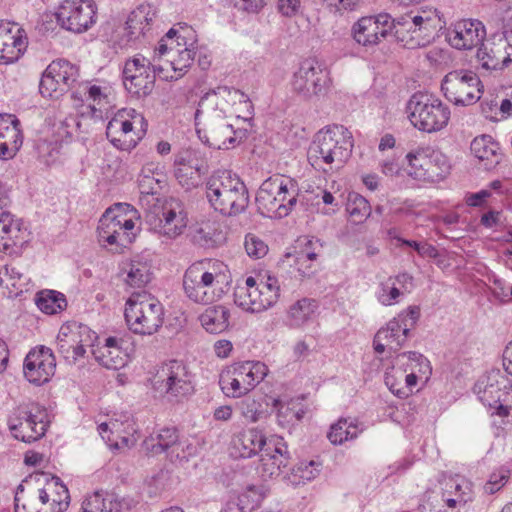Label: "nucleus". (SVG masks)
I'll list each match as a JSON object with an SVG mask.
<instances>
[{"label":"nucleus","mask_w":512,"mask_h":512,"mask_svg":"<svg viewBox=\"0 0 512 512\" xmlns=\"http://www.w3.org/2000/svg\"><path fill=\"white\" fill-rule=\"evenodd\" d=\"M232 275L219 260L203 259L192 263L183 275L185 296L194 303L208 305L221 299L229 290Z\"/></svg>","instance_id":"f257e3e1"},{"label":"nucleus","mask_w":512,"mask_h":512,"mask_svg":"<svg viewBox=\"0 0 512 512\" xmlns=\"http://www.w3.org/2000/svg\"><path fill=\"white\" fill-rule=\"evenodd\" d=\"M209 205L224 216L243 213L249 204V193L244 182L231 171L218 170L204 183Z\"/></svg>","instance_id":"f03ea898"},{"label":"nucleus","mask_w":512,"mask_h":512,"mask_svg":"<svg viewBox=\"0 0 512 512\" xmlns=\"http://www.w3.org/2000/svg\"><path fill=\"white\" fill-rule=\"evenodd\" d=\"M352 135L342 125L319 131L308 149V161L317 170L327 173L340 168L351 156Z\"/></svg>","instance_id":"7ed1b4c3"},{"label":"nucleus","mask_w":512,"mask_h":512,"mask_svg":"<svg viewBox=\"0 0 512 512\" xmlns=\"http://www.w3.org/2000/svg\"><path fill=\"white\" fill-rule=\"evenodd\" d=\"M296 183L281 175H273L263 181L256 194L258 212L264 216L282 219L290 214L297 204Z\"/></svg>","instance_id":"20e7f679"},{"label":"nucleus","mask_w":512,"mask_h":512,"mask_svg":"<svg viewBox=\"0 0 512 512\" xmlns=\"http://www.w3.org/2000/svg\"><path fill=\"white\" fill-rule=\"evenodd\" d=\"M124 317L130 331L139 335H153L162 327V304L147 294L133 293L126 301Z\"/></svg>","instance_id":"39448f33"},{"label":"nucleus","mask_w":512,"mask_h":512,"mask_svg":"<svg viewBox=\"0 0 512 512\" xmlns=\"http://www.w3.org/2000/svg\"><path fill=\"white\" fill-rule=\"evenodd\" d=\"M152 387L167 400L180 402L194 394V375L184 362L170 360L159 366Z\"/></svg>","instance_id":"423d86ee"},{"label":"nucleus","mask_w":512,"mask_h":512,"mask_svg":"<svg viewBox=\"0 0 512 512\" xmlns=\"http://www.w3.org/2000/svg\"><path fill=\"white\" fill-rule=\"evenodd\" d=\"M412 125L420 131L434 133L444 129L450 120V108L439 98L415 93L407 103Z\"/></svg>","instance_id":"0eeeda50"},{"label":"nucleus","mask_w":512,"mask_h":512,"mask_svg":"<svg viewBox=\"0 0 512 512\" xmlns=\"http://www.w3.org/2000/svg\"><path fill=\"white\" fill-rule=\"evenodd\" d=\"M267 373V366L259 361L235 363L222 370L219 385L226 396L240 398L263 381Z\"/></svg>","instance_id":"6e6552de"},{"label":"nucleus","mask_w":512,"mask_h":512,"mask_svg":"<svg viewBox=\"0 0 512 512\" xmlns=\"http://www.w3.org/2000/svg\"><path fill=\"white\" fill-rule=\"evenodd\" d=\"M408 174L416 180L440 182L451 170L449 158L440 150L430 147L418 148L406 155Z\"/></svg>","instance_id":"1a4fd4ad"},{"label":"nucleus","mask_w":512,"mask_h":512,"mask_svg":"<svg viewBox=\"0 0 512 512\" xmlns=\"http://www.w3.org/2000/svg\"><path fill=\"white\" fill-rule=\"evenodd\" d=\"M330 83L328 69L315 58L303 60L291 80L293 92L305 100L325 94Z\"/></svg>","instance_id":"9d476101"},{"label":"nucleus","mask_w":512,"mask_h":512,"mask_svg":"<svg viewBox=\"0 0 512 512\" xmlns=\"http://www.w3.org/2000/svg\"><path fill=\"white\" fill-rule=\"evenodd\" d=\"M445 98L457 106H468L480 100L483 85L478 75L471 70H453L441 82Z\"/></svg>","instance_id":"9b49d317"},{"label":"nucleus","mask_w":512,"mask_h":512,"mask_svg":"<svg viewBox=\"0 0 512 512\" xmlns=\"http://www.w3.org/2000/svg\"><path fill=\"white\" fill-rule=\"evenodd\" d=\"M224 109H214V113H206L208 118L203 130L197 128L199 139L214 149H230L247 138L246 129L233 128L224 119Z\"/></svg>","instance_id":"f8f14e48"},{"label":"nucleus","mask_w":512,"mask_h":512,"mask_svg":"<svg viewBox=\"0 0 512 512\" xmlns=\"http://www.w3.org/2000/svg\"><path fill=\"white\" fill-rule=\"evenodd\" d=\"M163 71L161 66H155L143 56H136L125 62L123 69V84L128 93L135 98H144L154 89L156 75Z\"/></svg>","instance_id":"ddd939ff"},{"label":"nucleus","mask_w":512,"mask_h":512,"mask_svg":"<svg viewBox=\"0 0 512 512\" xmlns=\"http://www.w3.org/2000/svg\"><path fill=\"white\" fill-rule=\"evenodd\" d=\"M97 338L88 326L80 323L62 325L57 336V351L68 364H75L93 346Z\"/></svg>","instance_id":"4468645a"},{"label":"nucleus","mask_w":512,"mask_h":512,"mask_svg":"<svg viewBox=\"0 0 512 512\" xmlns=\"http://www.w3.org/2000/svg\"><path fill=\"white\" fill-rule=\"evenodd\" d=\"M79 77V68L65 59L52 61L44 71L39 91L43 97L59 98Z\"/></svg>","instance_id":"2eb2a0df"},{"label":"nucleus","mask_w":512,"mask_h":512,"mask_svg":"<svg viewBox=\"0 0 512 512\" xmlns=\"http://www.w3.org/2000/svg\"><path fill=\"white\" fill-rule=\"evenodd\" d=\"M472 499L471 485L461 478H450L445 482V490L432 492L420 506L421 512H447L445 507L455 509Z\"/></svg>","instance_id":"dca6fc26"},{"label":"nucleus","mask_w":512,"mask_h":512,"mask_svg":"<svg viewBox=\"0 0 512 512\" xmlns=\"http://www.w3.org/2000/svg\"><path fill=\"white\" fill-rule=\"evenodd\" d=\"M56 372V358L51 348L38 345L29 350L23 361L24 378L35 386L48 383Z\"/></svg>","instance_id":"f3484780"},{"label":"nucleus","mask_w":512,"mask_h":512,"mask_svg":"<svg viewBox=\"0 0 512 512\" xmlns=\"http://www.w3.org/2000/svg\"><path fill=\"white\" fill-rule=\"evenodd\" d=\"M7 424L12 436L25 443L39 440L46 432V424L26 404L13 409L8 416Z\"/></svg>","instance_id":"a211bd4d"},{"label":"nucleus","mask_w":512,"mask_h":512,"mask_svg":"<svg viewBox=\"0 0 512 512\" xmlns=\"http://www.w3.org/2000/svg\"><path fill=\"white\" fill-rule=\"evenodd\" d=\"M96 11L95 2H62L55 16L64 29L81 33L95 23Z\"/></svg>","instance_id":"6ab92c4d"},{"label":"nucleus","mask_w":512,"mask_h":512,"mask_svg":"<svg viewBox=\"0 0 512 512\" xmlns=\"http://www.w3.org/2000/svg\"><path fill=\"white\" fill-rule=\"evenodd\" d=\"M127 117L133 119L139 118L144 123V118L134 109L121 110L108 122L106 126V136L111 144L117 149L129 151L136 147L140 136L133 133V122Z\"/></svg>","instance_id":"aec40b11"},{"label":"nucleus","mask_w":512,"mask_h":512,"mask_svg":"<svg viewBox=\"0 0 512 512\" xmlns=\"http://www.w3.org/2000/svg\"><path fill=\"white\" fill-rule=\"evenodd\" d=\"M28 37L22 26L14 21L0 20V64H11L24 55Z\"/></svg>","instance_id":"412c9836"},{"label":"nucleus","mask_w":512,"mask_h":512,"mask_svg":"<svg viewBox=\"0 0 512 512\" xmlns=\"http://www.w3.org/2000/svg\"><path fill=\"white\" fill-rule=\"evenodd\" d=\"M420 317V308L410 306L390 320L386 327L378 330L377 338L385 339L387 346L397 351L407 341L410 330L416 325Z\"/></svg>","instance_id":"4be33fe9"},{"label":"nucleus","mask_w":512,"mask_h":512,"mask_svg":"<svg viewBox=\"0 0 512 512\" xmlns=\"http://www.w3.org/2000/svg\"><path fill=\"white\" fill-rule=\"evenodd\" d=\"M10 202L8 189L0 182V248L5 251L26 242V229L10 213Z\"/></svg>","instance_id":"5701e85b"},{"label":"nucleus","mask_w":512,"mask_h":512,"mask_svg":"<svg viewBox=\"0 0 512 512\" xmlns=\"http://www.w3.org/2000/svg\"><path fill=\"white\" fill-rule=\"evenodd\" d=\"M288 461L289 452L283 438H272L271 443H267V448L261 452L258 473L264 480L277 477Z\"/></svg>","instance_id":"b1692460"},{"label":"nucleus","mask_w":512,"mask_h":512,"mask_svg":"<svg viewBox=\"0 0 512 512\" xmlns=\"http://www.w3.org/2000/svg\"><path fill=\"white\" fill-rule=\"evenodd\" d=\"M219 100H224L228 104H243L248 110L252 109V104L248 96L242 91L227 87L219 86L216 89L206 93L199 101L198 108L195 112V125L200 124V117L204 113H209L213 105L218 106Z\"/></svg>","instance_id":"393cba45"},{"label":"nucleus","mask_w":512,"mask_h":512,"mask_svg":"<svg viewBox=\"0 0 512 512\" xmlns=\"http://www.w3.org/2000/svg\"><path fill=\"white\" fill-rule=\"evenodd\" d=\"M508 380L501 374L499 370H493L487 375L481 377L474 386V392L478 395L479 400L489 407L499 404L508 392L505 390Z\"/></svg>","instance_id":"a878e982"},{"label":"nucleus","mask_w":512,"mask_h":512,"mask_svg":"<svg viewBox=\"0 0 512 512\" xmlns=\"http://www.w3.org/2000/svg\"><path fill=\"white\" fill-rule=\"evenodd\" d=\"M23 142L20 122L13 114H0V159L14 157Z\"/></svg>","instance_id":"bb28decb"},{"label":"nucleus","mask_w":512,"mask_h":512,"mask_svg":"<svg viewBox=\"0 0 512 512\" xmlns=\"http://www.w3.org/2000/svg\"><path fill=\"white\" fill-rule=\"evenodd\" d=\"M486 35L484 25L479 20L466 19L455 24L449 34V42L456 49H471L482 43Z\"/></svg>","instance_id":"cd10ccee"},{"label":"nucleus","mask_w":512,"mask_h":512,"mask_svg":"<svg viewBox=\"0 0 512 512\" xmlns=\"http://www.w3.org/2000/svg\"><path fill=\"white\" fill-rule=\"evenodd\" d=\"M272 438L267 439L264 433L256 428L243 430L231 441V454L240 458H251L267 448Z\"/></svg>","instance_id":"c85d7f7f"},{"label":"nucleus","mask_w":512,"mask_h":512,"mask_svg":"<svg viewBox=\"0 0 512 512\" xmlns=\"http://www.w3.org/2000/svg\"><path fill=\"white\" fill-rule=\"evenodd\" d=\"M185 227L186 216L180 203L176 200H171L163 207L162 217L159 219L158 224L155 225L154 230L158 234L172 239L182 234Z\"/></svg>","instance_id":"c756f323"},{"label":"nucleus","mask_w":512,"mask_h":512,"mask_svg":"<svg viewBox=\"0 0 512 512\" xmlns=\"http://www.w3.org/2000/svg\"><path fill=\"white\" fill-rule=\"evenodd\" d=\"M470 150L486 170L493 169L500 163L499 145L489 135H481L474 138L470 144Z\"/></svg>","instance_id":"7c9ffc66"},{"label":"nucleus","mask_w":512,"mask_h":512,"mask_svg":"<svg viewBox=\"0 0 512 512\" xmlns=\"http://www.w3.org/2000/svg\"><path fill=\"white\" fill-rule=\"evenodd\" d=\"M505 51H503V43L497 41V36L481 43V47L477 50V60L481 67L486 70H497L509 64L505 59Z\"/></svg>","instance_id":"2f4dec72"},{"label":"nucleus","mask_w":512,"mask_h":512,"mask_svg":"<svg viewBox=\"0 0 512 512\" xmlns=\"http://www.w3.org/2000/svg\"><path fill=\"white\" fill-rule=\"evenodd\" d=\"M179 434L175 427L160 429L156 434H151L143 442L145 449L152 454L167 453L173 458V450L177 448Z\"/></svg>","instance_id":"473e14b6"},{"label":"nucleus","mask_w":512,"mask_h":512,"mask_svg":"<svg viewBox=\"0 0 512 512\" xmlns=\"http://www.w3.org/2000/svg\"><path fill=\"white\" fill-rule=\"evenodd\" d=\"M318 308V302L312 298H302L296 301L288 310L289 326L300 328L313 321L317 316Z\"/></svg>","instance_id":"72a5a7b5"},{"label":"nucleus","mask_w":512,"mask_h":512,"mask_svg":"<svg viewBox=\"0 0 512 512\" xmlns=\"http://www.w3.org/2000/svg\"><path fill=\"white\" fill-rule=\"evenodd\" d=\"M229 309L223 305H214L205 309L199 316L202 327L211 334H219L229 327Z\"/></svg>","instance_id":"f704fd0d"},{"label":"nucleus","mask_w":512,"mask_h":512,"mask_svg":"<svg viewBox=\"0 0 512 512\" xmlns=\"http://www.w3.org/2000/svg\"><path fill=\"white\" fill-rule=\"evenodd\" d=\"M121 503L113 493L96 491L85 497L80 512H120Z\"/></svg>","instance_id":"c9c22d12"},{"label":"nucleus","mask_w":512,"mask_h":512,"mask_svg":"<svg viewBox=\"0 0 512 512\" xmlns=\"http://www.w3.org/2000/svg\"><path fill=\"white\" fill-rule=\"evenodd\" d=\"M372 17H362L353 25V38L358 44L365 47L377 45L381 38H385V30H377Z\"/></svg>","instance_id":"e433bc0d"},{"label":"nucleus","mask_w":512,"mask_h":512,"mask_svg":"<svg viewBox=\"0 0 512 512\" xmlns=\"http://www.w3.org/2000/svg\"><path fill=\"white\" fill-rule=\"evenodd\" d=\"M396 365H401L407 372L424 376L427 380L431 374L429 360L421 353L415 351L404 352L396 356Z\"/></svg>","instance_id":"4c0bfd02"},{"label":"nucleus","mask_w":512,"mask_h":512,"mask_svg":"<svg viewBox=\"0 0 512 512\" xmlns=\"http://www.w3.org/2000/svg\"><path fill=\"white\" fill-rule=\"evenodd\" d=\"M126 284L132 288H142L150 281V269L146 263L140 261H130L124 263L121 268Z\"/></svg>","instance_id":"58836bf2"},{"label":"nucleus","mask_w":512,"mask_h":512,"mask_svg":"<svg viewBox=\"0 0 512 512\" xmlns=\"http://www.w3.org/2000/svg\"><path fill=\"white\" fill-rule=\"evenodd\" d=\"M321 250L322 244L318 239H304V247L299 251L297 256L298 271L304 277H309L314 273L315 270L312 269V266L307 265L306 263L315 261Z\"/></svg>","instance_id":"ea45409f"},{"label":"nucleus","mask_w":512,"mask_h":512,"mask_svg":"<svg viewBox=\"0 0 512 512\" xmlns=\"http://www.w3.org/2000/svg\"><path fill=\"white\" fill-rule=\"evenodd\" d=\"M361 431L356 420L342 418L331 426L327 437L332 444L339 445L355 439Z\"/></svg>","instance_id":"a19ab883"},{"label":"nucleus","mask_w":512,"mask_h":512,"mask_svg":"<svg viewBox=\"0 0 512 512\" xmlns=\"http://www.w3.org/2000/svg\"><path fill=\"white\" fill-rule=\"evenodd\" d=\"M48 490L51 493L50 512H64L70 503L69 490L59 477H52L47 483ZM42 512H48L47 509H41Z\"/></svg>","instance_id":"79ce46f5"},{"label":"nucleus","mask_w":512,"mask_h":512,"mask_svg":"<svg viewBox=\"0 0 512 512\" xmlns=\"http://www.w3.org/2000/svg\"><path fill=\"white\" fill-rule=\"evenodd\" d=\"M394 36L397 42L407 49H415L424 45L420 39L419 29L410 27V22L407 18L397 19Z\"/></svg>","instance_id":"37998d69"},{"label":"nucleus","mask_w":512,"mask_h":512,"mask_svg":"<svg viewBox=\"0 0 512 512\" xmlns=\"http://www.w3.org/2000/svg\"><path fill=\"white\" fill-rule=\"evenodd\" d=\"M321 471V463L315 460L300 461L295 467L292 468L291 473L288 475V480L293 485L305 484L314 480Z\"/></svg>","instance_id":"c03bdc74"},{"label":"nucleus","mask_w":512,"mask_h":512,"mask_svg":"<svg viewBox=\"0 0 512 512\" xmlns=\"http://www.w3.org/2000/svg\"><path fill=\"white\" fill-rule=\"evenodd\" d=\"M35 301L37 307L46 314H56L67 306L64 294L53 290L39 292Z\"/></svg>","instance_id":"a18cd8bd"},{"label":"nucleus","mask_w":512,"mask_h":512,"mask_svg":"<svg viewBox=\"0 0 512 512\" xmlns=\"http://www.w3.org/2000/svg\"><path fill=\"white\" fill-rule=\"evenodd\" d=\"M346 211L353 223L360 224L370 216L371 206L363 196L350 192L347 197Z\"/></svg>","instance_id":"49530a36"},{"label":"nucleus","mask_w":512,"mask_h":512,"mask_svg":"<svg viewBox=\"0 0 512 512\" xmlns=\"http://www.w3.org/2000/svg\"><path fill=\"white\" fill-rule=\"evenodd\" d=\"M119 224V220L116 217V210L109 208L105 211L99 220L97 227L98 241L102 245H114L113 230Z\"/></svg>","instance_id":"de8ad7c7"},{"label":"nucleus","mask_w":512,"mask_h":512,"mask_svg":"<svg viewBox=\"0 0 512 512\" xmlns=\"http://www.w3.org/2000/svg\"><path fill=\"white\" fill-rule=\"evenodd\" d=\"M93 354L95 359L108 369L117 370L126 364V358L121 348H98L93 350Z\"/></svg>","instance_id":"09e8293b"},{"label":"nucleus","mask_w":512,"mask_h":512,"mask_svg":"<svg viewBox=\"0 0 512 512\" xmlns=\"http://www.w3.org/2000/svg\"><path fill=\"white\" fill-rule=\"evenodd\" d=\"M259 300L258 288L236 287L234 291V303L245 311L251 313L261 312L257 307Z\"/></svg>","instance_id":"8fccbe9b"},{"label":"nucleus","mask_w":512,"mask_h":512,"mask_svg":"<svg viewBox=\"0 0 512 512\" xmlns=\"http://www.w3.org/2000/svg\"><path fill=\"white\" fill-rule=\"evenodd\" d=\"M27 282L28 278L16 266L6 265L0 271V286L5 283L6 287L9 288V285H11L17 290L15 295L23 291Z\"/></svg>","instance_id":"3c124183"},{"label":"nucleus","mask_w":512,"mask_h":512,"mask_svg":"<svg viewBox=\"0 0 512 512\" xmlns=\"http://www.w3.org/2000/svg\"><path fill=\"white\" fill-rule=\"evenodd\" d=\"M401 295L402 292L395 284V280H392V277H388L381 282L376 293L377 300L384 306L398 303Z\"/></svg>","instance_id":"603ef678"},{"label":"nucleus","mask_w":512,"mask_h":512,"mask_svg":"<svg viewBox=\"0 0 512 512\" xmlns=\"http://www.w3.org/2000/svg\"><path fill=\"white\" fill-rule=\"evenodd\" d=\"M176 52L177 55L173 56L169 62L172 70L176 73L175 78L178 79L179 77H182L191 66L195 52L188 47H185L184 49H177Z\"/></svg>","instance_id":"864d4df0"},{"label":"nucleus","mask_w":512,"mask_h":512,"mask_svg":"<svg viewBox=\"0 0 512 512\" xmlns=\"http://www.w3.org/2000/svg\"><path fill=\"white\" fill-rule=\"evenodd\" d=\"M186 38L187 36L180 35L179 30L176 28H171L164 37L158 43L156 48V54L158 57H162L168 52H173L174 49L181 45L180 40L184 41V45L186 46Z\"/></svg>","instance_id":"5fc2aeb1"},{"label":"nucleus","mask_w":512,"mask_h":512,"mask_svg":"<svg viewBox=\"0 0 512 512\" xmlns=\"http://www.w3.org/2000/svg\"><path fill=\"white\" fill-rule=\"evenodd\" d=\"M165 183V176L162 172H156L151 176L140 175L138 186L143 195H156Z\"/></svg>","instance_id":"6e6d98bb"},{"label":"nucleus","mask_w":512,"mask_h":512,"mask_svg":"<svg viewBox=\"0 0 512 512\" xmlns=\"http://www.w3.org/2000/svg\"><path fill=\"white\" fill-rule=\"evenodd\" d=\"M512 27V11L506 10L505 16L503 17V31L501 34H495L497 36V41L499 43H503V51H505V59L512 62V29H508V27Z\"/></svg>","instance_id":"4d7b16f0"},{"label":"nucleus","mask_w":512,"mask_h":512,"mask_svg":"<svg viewBox=\"0 0 512 512\" xmlns=\"http://www.w3.org/2000/svg\"><path fill=\"white\" fill-rule=\"evenodd\" d=\"M202 174L189 168H176L174 171L178 183L187 191L197 188L202 183Z\"/></svg>","instance_id":"13d9d810"},{"label":"nucleus","mask_w":512,"mask_h":512,"mask_svg":"<svg viewBox=\"0 0 512 512\" xmlns=\"http://www.w3.org/2000/svg\"><path fill=\"white\" fill-rule=\"evenodd\" d=\"M124 418H125L124 421H119L118 419H115V420L110 421L109 423H107V422L101 423L98 426V432L101 435V437L103 439H107L110 441L111 440L110 437L106 436V433H108V432H110L111 434L121 433V432L129 434L130 433L129 428H131V430L134 431V429L132 428V424L129 423L130 416L124 415Z\"/></svg>","instance_id":"bf43d9fd"},{"label":"nucleus","mask_w":512,"mask_h":512,"mask_svg":"<svg viewBox=\"0 0 512 512\" xmlns=\"http://www.w3.org/2000/svg\"><path fill=\"white\" fill-rule=\"evenodd\" d=\"M406 372L407 370H405V368L401 365H398V367L393 365L386 370L385 384L394 395H396L397 388L404 385Z\"/></svg>","instance_id":"052dcab7"},{"label":"nucleus","mask_w":512,"mask_h":512,"mask_svg":"<svg viewBox=\"0 0 512 512\" xmlns=\"http://www.w3.org/2000/svg\"><path fill=\"white\" fill-rule=\"evenodd\" d=\"M149 2H142L134 9L128 16L126 24L128 28H138L146 27L145 20H147V15L149 13ZM147 28H145V31Z\"/></svg>","instance_id":"680f3d73"},{"label":"nucleus","mask_w":512,"mask_h":512,"mask_svg":"<svg viewBox=\"0 0 512 512\" xmlns=\"http://www.w3.org/2000/svg\"><path fill=\"white\" fill-rule=\"evenodd\" d=\"M244 246L247 254L255 259L262 258L268 251V246L264 241L254 235L246 236Z\"/></svg>","instance_id":"e2e57ef3"},{"label":"nucleus","mask_w":512,"mask_h":512,"mask_svg":"<svg viewBox=\"0 0 512 512\" xmlns=\"http://www.w3.org/2000/svg\"><path fill=\"white\" fill-rule=\"evenodd\" d=\"M508 477L509 471L505 469H500L498 472L492 473L484 486L485 492L488 494L496 493L505 485Z\"/></svg>","instance_id":"0e129e2a"},{"label":"nucleus","mask_w":512,"mask_h":512,"mask_svg":"<svg viewBox=\"0 0 512 512\" xmlns=\"http://www.w3.org/2000/svg\"><path fill=\"white\" fill-rule=\"evenodd\" d=\"M175 165L177 168H189V170H196L198 173H206L207 166L203 163L195 162L192 159V152L186 151L176 156Z\"/></svg>","instance_id":"69168bd1"},{"label":"nucleus","mask_w":512,"mask_h":512,"mask_svg":"<svg viewBox=\"0 0 512 512\" xmlns=\"http://www.w3.org/2000/svg\"><path fill=\"white\" fill-rule=\"evenodd\" d=\"M197 446L188 442L187 440H178L177 448L173 450V458L180 461L188 460L190 457L196 455Z\"/></svg>","instance_id":"338daca9"},{"label":"nucleus","mask_w":512,"mask_h":512,"mask_svg":"<svg viewBox=\"0 0 512 512\" xmlns=\"http://www.w3.org/2000/svg\"><path fill=\"white\" fill-rule=\"evenodd\" d=\"M248 496L243 494L237 499H233L227 502L223 512H250L253 507H249Z\"/></svg>","instance_id":"774afa93"}]
</instances>
